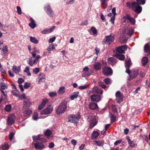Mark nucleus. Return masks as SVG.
Returning a JSON list of instances; mask_svg holds the SVG:
<instances>
[{
    "label": "nucleus",
    "mask_w": 150,
    "mask_h": 150,
    "mask_svg": "<svg viewBox=\"0 0 150 150\" xmlns=\"http://www.w3.org/2000/svg\"><path fill=\"white\" fill-rule=\"evenodd\" d=\"M39 71V69L38 68H36L33 69V72L35 74H37Z\"/></svg>",
    "instance_id": "nucleus-61"
},
{
    "label": "nucleus",
    "mask_w": 150,
    "mask_h": 150,
    "mask_svg": "<svg viewBox=\"0 0 150 150\" xmlns=\"http://www.w3.org/2000/svg\"><path fill=\"white\" fill-rule=\"evenodd\" d=\"M65 87L64 86H62L57 91V93L60 95L64 93L65 92Z\"/></svg>",
    "instance_id": "nucleus-33"
},
{
    "label": "nucleus",
    "mask_w": 150,
    "mask_h": 150,
    "mask_svg": "<svg viewBox=\"0 0 150 150\" xmlns=\"http://www.w3.org/2000/svg\"><path fill=\"white\" fill-rule=\"evenodd\" d=\"M114 37V35L112 34L106 36L103 41V44H108L109 45H110L113 40Z\"/></svg>",
    "instance_id": "nucleus-5"
},
{
    "label": "nucleus",
    "mask_w": 150,
    "mask_h": 150,
    "mask_svg": "<svg viewBox=\"0 0 150 150\" xmlns=\"http://www.w3.org/2000/svg\"><path fill=\"white\" fill-rule=\"evenodd\" d=\"M103 91L101 89L98 88L97 86H94L93 88L92 93L99 94H102Z\"/></svg>",
    "instance_id": "nucleus-17"
},
{
    "label": "nucleus",
    "mask_w": 150,
    "mask_h": 150,
    "mask_svg": "<svg viewBox=\"0 0 150 150\" xmlns=\"http://www.w3.org/2000/svg\"><path fill=\"white\" fill-rule=\"evenodd\" d=\"M57 93L55 92H50L49 93V95L51 98H53L56 96Z\"/></svg>",
    "instance_id": "nucleus-46"
},
{
    "label": "nucleus",
    "mask_w": 150,
    "mask_h": 150,
    "mask_svg": "<svg viewBox=\"0 0 150 150\" xmlns=\"http://www.w3.org/2000/svg\"><path fill=\"white\" fill-rule=\"evenodd\" d=\"M148 59L146 57H144L142 59V63L143 66H145L148 62Z\"/></svg>",
    "instance_id": "nucleus-34"
},
{
    "label": "nucleus",
    "mask_w": 150,
    "mask_h": 150,
    "mask_svg": "<svg viewBox=\"0 0 150 150\" xmlns=\"http://www.w3.org/2000/svg\"><path fill=\"white\" fill-rule=\"evenodd\" d=\"M29 69V67L27 66L25 67V69L24 71V72L27 73L28 76H30L31 75L30 73V72Z\"/></svg>",
    "instance_id": "nucleus-41"
},
{
    "label": "nucleus",
    "mask_w": 150,
    "mask_h": 150,
    "mask_svg": "<svg viewBox=\"0 0 150 150\" xmlns=\"http://www.w3.org/2000/svg\"><path fill=\"white\" fill-rule=\"evenodd\" d=\"M126 19L129 21L133 25L135 23L134 19L128 15H127L126 16H124L122 18L123 20H125Z\"/></svg>",
    "instance_id": "nucleus-16"
},
{
    "label": "nucleus",
    "mask_w": 150,
    "mask_h": 150,
    "mask_svg": "<svg viewBox=\"0 0 150 150\" xmlns=\"http://www.w3.org/2000/svg\"><path fill=\"white\" fill-rule=\"evenodd\" d=\"M24 81V79L21 78H19L18 80V83L19 84H21Z\"/></svg>",
    "instance_id": "nucleus-60"
},
{
    "label": "nucleus",
    "mask_w": 150,
    "mask_h": 150,
    "mask_svg": "<svg viewBox=\"0 0 150 150\" xmlns=\"http://www.w3.org/2000/svg\"><path fill=\"white\" fill-rule=\"evenodd\" d=\"M2 51H3L4 54L8 52V47L7 46H4L2 49Z\"/></svg>",
    "instance_id": "nucleus-49"
},
{
    "label": "nucleus",
    "mask_w": 150,
    "mask_h": 150,
    "mask_svg": "<svg viewBox=\"0 0 150 150\" xmlns=\"http://www.w3.org/2000/svg\"><path fill=\"white\" fill-rule=\"evenodd\" d=\"M12 93L13 94L15 95L16 97H18L19 96V92L17 91L16 89L12 91Z\"/></svg>",
    "instance_id": "nucleus-44"
},
{
    "label": "nucleus",
    "mask_w": 150,
    "mask_h": 150,
    "mask_svg": "<svg viewBox=\"0 0 150 150\" xmlns=\"http://www.w3.org/2000/svg\"><path fill=\"white\" fill-rule=\"evenodd\" d=\"M30 40L31 42L35 44H37L38 43V40L34 37L31 36L30 37Z\"/></svg>",
    "instance_id": "nucleus-37"
},
{
    "label": "nucleus",
    "mask_w": 150,
    "mask_h": 150,
    "mask_svg": "<svg viewBox=\"0 0 150 150\" xmlns=\"http://www.w3.org/2000/svg\"><path fill=\"white\" fill-rule=\"evenodd\" d=\"M125 32L129 35H132L134 32V30L132 28H129L125 29Z\"/></svg>",
    "instance_id": "nucleus-21"
},
{
    "label": "nucleus",
    "mask_w": 150,
    "mask_h": 150,
    "mask_svg": "<svg viewBox=\"0 0 150 150\" xmlns=\"http://www.w3.org/2000/svg\"><path fill=\"white\" fill-rule=\"evenodd\" d=\"M19 99H23L25 98V96L24 94H23L22 95H19L18 96V97Z\"/></svg>",
    "instance_id": "nucleus-59"
},
{
    "label": "nucleus",
    "mask_w": 150,
    "mask_h": 150,
    "mask_svg": "<svg viewBox=\"0 0 150 150\" xmlns=\"http://www.w3.org/2000/svg\"><path fill=\"white\" fill-rule=\"evenodd\" d=\"M116 57L119 59L120 60H123L125 59L124 55L121 54H117Z\"/></svg>",
    "instance_id": "nucleus-40"
},
{
    "label": "nucleus",
    "mask_w": 150,
    "mask_h": 150,
    "mask_svg": "<svg viewBox=\"0 0 150 150\" xmlns=\"http://www.w3.org/2000/svg\"><path fill=\"white\" fill-rule=\"evenodd\" d=\"M11 105H7L6 106L5 108V110L6 111L8 112H9L11 110Z\"/></svg>",
    "instance_id": "nucleus-47"
},
{
    "label": "nucleus",
    "mask_w": 150,
    "mask_h": 150,
    "mask_svg": "<svg viewBox=\"0 0 150 150\" xmlns=\"http://www.w3.org/2000/svg\"><path fill=\"white\" fill-rule=\"evenodd\" d=\"M98 85L103 88H105L106 87V85H105L103 83L101 82H98Z\"/></svg>",
    "instance_id": "nucleus-53"
},
{
    "label": "nucleus",
    "mask_w": 150,
    "mask_h": 150,
    "mask_svg": "<svg viewBox=\"0 0 150 150\" xmlns=\"http://www.w3.org/2000/svg\"><path fill=\"white\" fill-rule=\"evenodd\" d=\"M30 20L31 22L29 24V26L31 28L33 29L36 26L35 21L33 18H30Z\"/></svg>",
    "instance_id": "nucleus-23"
},
{
    "label": "nucleus",
    "mask_w": 150,
    "mask_h": 150,
    "mask_svg": "<svg viewBox=\"0 0 150 150\" xmlns=\"http://www.w3.org/2000/svg\"><path fill=\"white\" fill-rule=\"evenodd\" d=\"M138 71L137 69H133L131 71L129 80H130L135 78L138 75Z\"/></svg>",
    "instance_id": "nucleus-11"
},
{
    "label": "nucleus",
    "mask_w": 150,
    "mask_h": 150,
    "mask_svg": "<svg viewBox=\"0 0 150 150\" xmlns=\"http://www.w3.org/2000/svg\"><path fill=\"white\" fill-rule=\"evenodd\" d=\"M127 139L129 145L132 148L134 147L135 145L134 144V142L130 140L129 136H128L127 137Z\"/></svg>",
    "instance_id": "nucleus-31"
},
{
    "label": "nucleus",
    "mask_w": 150,
    "mask_h": 150,
    "mask_svg": "<svg viewBox=\"0 0 150 150\" xmlns=\"http://www.w3.org/2000/svg\"><path fill=\"white\" fill-rule=\"evenodd\" d=\"M54 49H55V47L53 44H51L47 48V50L48 51H52Z\"/></svg>",
    "instance_id": "nucleus-38"
},
{
    "label": "nucleus",
    "mask_w": 150,
    "mask_h": 150,
    "mask_svg": "<svg viewBox=\"0 0 150 150\" xmlns=\"http://www.w3.org/2000/svg\"><path fill=\"white\" fill-rule=\"evenodd\" d=\"M94 142V144H96L98 146H102L103 145V142L99 140L95 141Z\"/></svg>",
    "instance_id": "nucleus-39"
},
{
    "label": "nucleus",
    "mask_w": 150,
    "mask_h": 150,
    "mask_svg": "<svg viewBox=\"0 0 150 150\" xmlns=\"http://www.w3.org/2000/svg\"><path fill=\"white\" fill-rule=\"evenodd\" d=\"M42 33L43 34H48L50 33V32L49 31L48 29H45L42 30Z\"/></svg>",
    "instance_id": "nucleus-63"
},
{
    "label": "nucleus",
    "mask_w": 150,
    "mask_h": 150,
    "mask_svg": "<svg viewBox=\"0 0 150 150\" xmlns=\"http://www.w3.org/2000/svg\"><path fill=\"white\" fill-rule=\"evenodd\" d=\"M0 87L1 88V90L3 91L5 89L7 88V85L4 83H0Z\"/></svg>",
    "instance_id": "nucleus-35"
},
{
    "label": "nucleus",
    "mask_w": 150,
    "mask_h": 150,
    "mask_svg": "<svg viewBox=\"0 0 150 150\" xmlns=\"http://www.w3.org/2000/svg\"><path fill=\"white\" fill-rule=\"evenodd\" d=\"M139 4L135 2L132 3L127 2L126 3L127 7L129 8H132L133 11L138 13H140L142 11V8L139 5Z\"/></svg>",
    "instance_id": "nucleus-1"
},
{
    "label": "nucleus",
    "mask_w": 150,
    "mask_h": 150,
    "mask_svg": "<svg viewBox=\"0 0 150 150\" xmlns=\"http://www.w3.org/2000/svg\"><path fill=\"white\" fill-rule=\"evenodd\" d=\"M52 132L50 130H47L44 132V134L48 139H50L52 137Z\"/></svg>",
    "instance_id": "nucleus-20"
},
{
    "label": "nucleus",
    "mask_w": 150,
    "mask_h": 150,
    "mask_svg": "<svg viewBox=\"0 0 150 150\" xmlns=\"http://www.w3.org/2000/svg\"><path fill=\"white\" fill-rule=\"evenodd\" d=\"M15 118V116L13 114L9 116L7 120V123L8 125H10L13 124L14 122V120Z\"/></svg>",
    "instance_id": "nucleus-14"
},
{
    "label": "nucleus",
    "mask_w": 150,
    "mask_h": 150,
    "mask_svg": "<svg viewBox=\"0 0 150 150\" xmlns=\"http://www.w3.org/2000/svg\"><path fill=\"white\" fill-rule=\"evenodd\" d=\"M53 108L50 105H49L44 110L41 111L42 115H46L51 113L52 111Z\"/></svg>",
    "instance_id": "nucleus-9"
},
{
    "label": "nucleus",
    "mask_w": 150,
    "mask_h": 150,
    "mask_svg": "<svg viewBox=\"0 0 150 150\" xmlns=\"http://www.w3.org/2000/svg\"><path fill=\"white\" fill-rule=\"evenodd\" d=\"M108 62L109 64L113 66L116 63L117 61L113 57H111L108 59Z\"/></svg>",
    "instance_id": "nucleus-25"
},
{
    "label": "nucleus",
    "mask_w": 150,
    "mask_h": 150,
    "mask_svg": "<svg viewBox=\"0 0 150 150\" xmlns=\"http://www.w3.org/2000/svg\"><path fill=\"white\" fill-rule=\"evenodd\" d=\"M30 83L27 82L24 85V87L25 88H27L30 87Z\"/></svg>",
    "instance_id": "nucleus-57"
},
{
    "label": "nucleus",
    "mask_w": 150,
    "mask_h": 150,
    "mask_svg": "<svg viewBox=\"0 0 150 150\" xmlns=\"http://www.w3.org/2000/svg\"><path fill=\"white\" fill-rule=\"evenodd\" d=\"M144 52L147 54V55L150 54V47L149 45L146 44L144 47Z\"/></svg>",
    "instance_id": "nucleus-27"
},
{
    "label": "nucleus",
    "mask_w": 150,
    "mask_h": 150,
    "mask_svg": "<svg viewBox=\"0 0 150 150\" xmlns=\"http://www.w3.org/2000/svg\"><path fill=\"white\" fill-rule=\"evenodd\" d=\"M16 8L17 13L21 15V10L20 7L19 6H18Z\"/></svg>",
    "instance_id": "nucleus-54"
},
{
    "label": "nucleus",
    "mask_w": 150,
    "mask_h": 150,
    "mask_svg": "<svg viewBox=\"0 0 150 150\" xmlns=\"http://www.w3.org/2000/svg\"><path fill=\"white\" fill-rule=\"evenodd\" d=\"M40 78L39 81H38V83L40 84L41 82H44L45 80V76L43 74H40V76H39Z\"/></svg>",
    "instance_id": "nucleus-29"
},
{
    "label": "nucleus",
    "mask_w": 150,
    "mask_h": 150,
    "mask_svg": "<svg viewBox=\"0 0 150 150\" xmlns=\"http://www.w3.org/2000/svg\"><path fill=\"white\" fill-rule=\"evenodd\" d=\"M138 4L144 5L145 3V0H136Z\"/></svg>",
    "instance_id": "nucleus-50"
},
{
    "label": "nucleus",
    "mask_w": 150,
    "mask_h": 150,
    "mask_svg": "<svg viewBox=\"0 0 150 150\" xmlns=\"http://www.w3.org/2000/svg\"><path fill=\"white\" fill-rule=\"evenodd\" d=\"M94 69L96 70H98L101 69V65L100 63L97 62L96 63L93 65Z\"/></svg>",
    "instance_id": "nucleus-26"
},
{
    "label": "nucleus",
    "mask_w": 150,
    "mask_h": 150,
    "mask_svg": "<svg viewBox=\"0 0 150 150\" xmlns=\"http://www.w3.org/2000/svg\"><path fill=\"white\" fill-rule=\"evenodd\" d=\"M32 112V110H25L23 112L24 115L25 116H28L31 114Z\"/></svg>",
    "instance_id": "nucleus-36"
},
{
    "label": "nucleus",
    "mask_w": 150,
    "mask_h": 150,
    "mask_svg": "<svg viewBox=\"0 0 150 150\" xmlns=\"http://www.w3.org/2000/svg\"><path fill=\"white\" fill-rule=\"evenodd\" d=\"M99 133L97 131H93L91 135V138L94 139L97 138L99 135Z\"/></svg>",
    "instance_id": "nucleus-32"
},
{
    "label": "nucleus",
    "mask_w": 150,
    "mask_h": 150,
    "mask_svg": "<svg viewBox=\"0 0 150 150\" xmlns=\"http://www.w3.org/2000/svg\"><path fill=\"white\" fill-rule=\"evenodd\" d=\"M23 106L24 108H26L30 107L31 105L30 100L28 99H25L23 102Z\"/></svg>",
    "instance_id": "nucleus-19"
},
{
    "label": "nucleus",
    "mask_w": 150,
    "mask_h": 150,
    "mask_svg": "<svg viewBox=\"0 0 150 150\" xmlns=\"http://www.w3.org/2000/svg\"><path fill=\"white\" fill-rule=\"evenodd\" d=\"M88 85H84L83 86H81L79 87V88L81 90L85 89L87 88Z\"/></svg>",
    "instance_id": "nucleus-52"
},
{
    "label": "nucleus",
    "mask_w": 150,
    "mask_h": 150,
    "mask_svg": "<svg viewBox=\"0 0 150 150\" xmlns=\"http://www.w3.org/2000/svg\"><path fill=\"white\" fill-rule=\"evenodd\" d=\"M88 121L90 122V128H93L96 124L97 121L95 115H89L88 117Z\"/></svg>",
    "instance_id": "nucleus-4"
},
{
    "label": "nucleus",
    "mask_w": 150,
    "mask_h": 150,
    "mask_svg": "<svg viewBox=\"0 0 150 150\" xmlns=\"http://www.w3.org/2000/svg\"><path fill=\"white\" fill-rule=\"evenodd\" d=\"M8 145L7 144H5L2 146V148L3 149H6L8 148Z\"/></svg>",
    "instance_id": "nucleus-58"
},
{
    "label": "nucleus",
    "mask_w": 150,
    "mask_h": 150,
    "mask_svg": "<svg viewBox=\"0 0 150 150\" xmlns=\"http://www.w3.org/2000/svg\"><path fill=\"white\" fill-rule=\"evenodd\" d=\"M79 93L78 92H74L73 93L72 95L70 96V100H73L77 98Z\"/></svg>",
    "instance_id": "nucleus-30"
},
{
    "label": "nucleus",
    "mask_w": 150,
    "mask_h": 150,
    "mask_svg": "<svg viewBox=\"0 0 150 150\" xmlns=\"http://www.w3.org/2000/svg\"><path fill=\"white\" fill-rule=\"evenodd\" d=\"M110 117L111 122H113L115 121L116 117L114 116L113 114L110 113Z\"/></svg>",
    "instance_id": "nucleus-42"
},
{
    "label": "nucleus",
    "mask_w": 150,
    "mask_h": 150,
    "mask_svg": "<svg viewBox=\"0 0 150 150\" xmlns=\"http://www.w3.org/2000/svg\"><path fill=\"white\" fill-rule=\"evenodd\" d=\"M55 39L56 37L55 36H54L52 37V38H51L49 40V42L50 43H52L55 41Z\"/></svg>",
    "instance_id": "nucleus-55"
},
{
    "label": "nucleus",
    "mask_w": 150,
    "mask_h": 150,
    "mask_svg": "<svg viewBox=\"0 0 150 150\" xmlns=\"http://www.w3.org/2000/svg\"><path fill=\"white\" fill-rule=\"evenodd\" d=\"M101 96H100L93 95L91 96V99L92 101H95L97 102L100 101L101 99Z\"/></svg>",
    "instance_id": "nucleus-15"
},
{
    "label": "nucleus",
    "mask_w": 150,
    "mask_h": 150,
    "mask_svg": "<svg viewBox=\"0 0 150 150\" xmlns=\"http://www.w3.org/2000/svg\"><path fill=\"white\" fill-rule=\"evenodd\" d=\"M54 146V144L53 142H51L49 144L48 147L50 148H53Z\"/></svg>",
    "instance_id": "nucleus-64"
},
{
    "label": "nucleus",
    "mask_w": 150,
    "mask_h": 150,
    "mask_svg": "<svg viewBox=\"0 0 150 150\" xmlns=\"http://www.w3.org/2000/svg\"><path fill=\"white\" fill-rule=\"evenodd\" d=\"M91 30L93 33V35H97V31L95 27H92L91 28Z\"/></svg>",
    "instance_id": "nucleus-43"
},
{
    "label": "nucleus",
    "mask_w": 150,
    "mask_h": 150,
    "mask_svg": "<svg viewBox=\"0 0 150 150\" xmlns=\"http://www.w3.org/2000/svg\"><path fill=\"white\" fill-rule=\"evenodd\" d=\"M12 69L13 72L16 74H18L21 70V67L20 66H13Z\"/></svg>",
    "instance_id": "nucleus-22"
},
{
    "label": "nucleus",
    "mask_w": 150,
    "mask_h": 150,
    "mask_svg": "<svg viewBox=\"0 0 150 150\" xmlns=\"http://www.w3.org/2000/svg\"><path fill=\"white\" fill-rule=\"evenodd\" d=\"M80 117V114H78L77 115H71L68 117V121L71 123L75 124L78 122Z\"/></svg>",
    "instance_id": "nucleus-3"
},
{
    "label": "nucleus",
    "mask_w": 150,
    "mask_h": 150,
    "mask_svg": "<svg viewBox=\"0 0 150 150\" xmlns=\"http://www.w3.org/2000/svg\"><path fill=\"white\" fill-rule=\"evenodd\" d=\"M89 70V69L87 67H85L83 68L82 71L83 73L82 75V77H84L90 75L91 74L88 72Z\"/></svg>",
    "instance_id": "nucleus-18"
},
{
    "label": "nucleus",
    "mask_w": 150,
    "mask_h": 150,
    "mask_svg": "<svg viewBox=\"0 0 150 150\" xmlns=\"http://www.w3.org/2000/svg\"><path fill=\"white\" fill-rule=\"evenodd\" d=\"M14 135V133L13 132H10L9 136V139L11 140H12L13 139V137Z\"/></svg>",
    "instance_id": "nucleus-56"
},
{
    "label": "nucleus",
    "mask_w": 150,
    "mask_h": 150,
    "mask_svg": "<svg viewBox=\"0 0 150 150\" xmlns=\"http://www.w3.org/2000/svg\"><path fill=\"white\" fill-rule=\"evenodd\" d=\"M127 46L126 45H122L117 48H116V50L117 52L120 53H123L124 51L127 50Z\"/></svg>",
    "instance_id": "nucleus-13"
},
{
    "label": "nucleus",
    "mask_w": 150,
    "mask_h": 150,
    "mask_svg": "<svg viewBox=\"0 0 150 150\" xmlns=\"http://www.w3.org/2000/svg\"><path fill=\"white\" fill-rule=\"evenodd\" d=\"M102 72L105 76H108L112 74V71L110 67H105L103 69Z\"/></svg>",
    "instance_id": "nucleus-7"
},
{
    "label": "nucleus",
    "mask_w": 150,
    "mask_h": 150,
    "mask_svg": "<svg viewBox=\"0 0 150 150\" xmlns=\"http://www.w3.org/2000/svg\"><path fill=\"white\" fill-rule=\"evenodd\" d=\"M40 57V56L39 55H38L36 57L35 59H34L33 57H30L29 58L28 64L31 66H32L33 65L36 64Z\"/></svg>",
    "instance_id": "nucleus-6"
},
{
    "label": "nucleus",
    "mask_w": 150,
    "mask_h": 150,
    "mask_svg": "<svg viewBox=\"0 0 150 150\" xmlns=\"http://www.w3.org/2000/svg\"><path fill=\"white\" fill-rule=\"evenodd\" d=\"M115 96L116 98L115 100L117 103H120L123 100V96L120 91H118L116 93Z\"/></svg>",
    "instance_id": "nucleus-10"
},
{
    "label": "nucleus",
    "mask_w": 150,
    "mask_h": 150,
    "mask_svg": "<svg viewBox=\"0 0 150 150\" xmlns=\"http://www.w3.org/2000/svg\"><path fill=\"white\" fill-rule=\"evenodd\" d=\"M38 113L35 112L34 113L33 118L34 120H35L38 119Z\"/></svg>",
    "instance_id": "nucleus-51"
},
{
    "label": "nucleus",
    "mask_w": 150,
    "mask_h": 150,
    "mask_svg": "<svg viewBox=\"0 0 150 150\" xmlns=\"http://www.w3.org/2000/svg\"><path fill=\"white\" fill-rule=\"evenodd\" d=\"M67 102L66 101L62 102L56 109V113L58 115H60L64 113L67 108Z\"/></svg>",
    "instance_id": "nucleus-2"
},
{
    "label": "nucleus",
    "mask_w": 150,
    "mask_h": 150,
    "mask_svg": "<svg viewBox=\"0 0 150 150\" xmlns=\"http://www.w3.org/2000/svg\"><path fill=\"white\" fill-rule=\"evenodd\" d=\"M44 9L50 17H53L54 16V13L49 4H48L44 8Z\"/></svg>",
    "instance_id": "nucleus-8"
},
{
    "label": "nucleus",
    "mask_w": 150,
    "mask_h": 150,
    "mask_svg": "<svg viewBox=\"0 0 150 150\" xmlns=\"http://www.w3.org/2000/svg\"><path fill=\"white\" fill-rule=\"evenodd\" d=\"M34 146L35 149H41L45 147V146L43 144L39 142L35 143Z\"/></svg>",
    "instance_id": "nucleus-24"
},
{
    "label": "nucleus",
    "mask_w": 150,
    "mask_h": 150,
    "mask_svg": "<svg viewBox=\"0 0 150 150\" xmlns=\"http://www.w3.org/2000/svg\"><path fill=\"white\" fill-rule=\"evenodd\" d=\"M125 65L126 67L129 68L131 65V61L129 60L126 61Z\"/></svg>",
    "instance_id": "nucleus-48"
},
{
    "label": "nucleus",
    "mask_w": 150,
    "mask_h": 150,
    "mask_svg": "<svg viewBox=\"0 0 150 150\" xmlns=\"http://www.w3.org/2000/svg\"><path fill=\"white\" fill-rule=\"evenodd\" d=\"M105 83L107 85H109L111 83V80L109 78H107L104 80Z\"/></svg>",
    "instance_id": "nucleus-45"
},
{
    "label": "nucleus",
    "mask_w": 150,
    "mask_h": 150,
    "mask_svg": "<svg viewBox=\"0 0 150 150\" xmlns=\"http://www.w3.org/2000/svg\"><path fill=\"white\" fill-rule=\"evenodd\" d=\"M89 107L92 110H95L98 108L97 103H91L89 104Z\"/></svg>",
    "instance_id": "nucleus-28"
},
{
    "label": "nucleus",
    "mask_w": 150,
    "mask_h": 150,
    "mask_svg": "<svg viewBox=\"0 0 150 150\" xmlns=\"http://www.w3.org/2000/svg\"><path fill=\"white\" fill-rule=\"evenodd\" d=\"M32 138L34 141L41 140L42 142H46V139L43 137V135L40 134L38 135L37 136H33Z\"/></svg>",
    "instance_id": "nucleus-12"
},
{
    "label": "nucleus",
    "mask_w": 150,
    "mask_h": 150,
    "mask_svg": "<svg viewBox=\"0 0 150 150\" xmlns=\"http://www.w3.org/2000/svg\"><path fill=\"white\" fill-rule=\"evenodd\" d=\"M112 108L113 111L114 112H117V109L115 105H112Z\"/></svg>",
    "instance_id": "nucleus-62"
}]
</instances>
